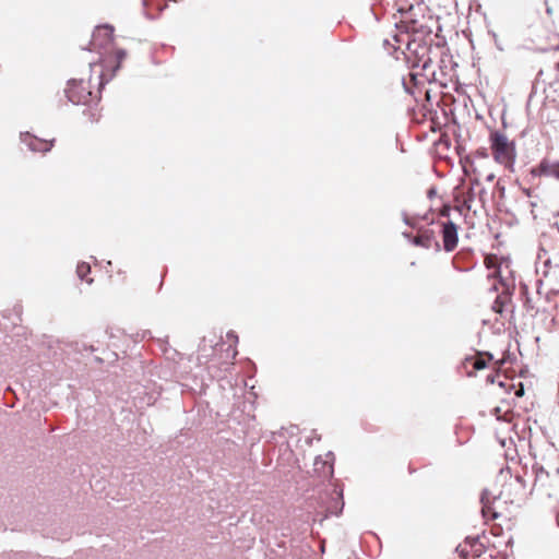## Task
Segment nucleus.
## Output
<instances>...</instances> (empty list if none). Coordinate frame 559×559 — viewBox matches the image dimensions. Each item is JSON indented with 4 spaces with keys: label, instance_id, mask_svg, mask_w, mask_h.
Returning <instances> with one entry per match:
<instances>
[{
    "label": "nucleus",
    "instance_id": "nucleus-7",
    "mask_svg": "<svg viewBox=\"0 0 559 559\" xmlns=\"http://www.w3.org/2000/svg\"><path fill=\"white\" fill-rule=\"evenodd\" d=\"M126 58V51L121 49H115L103 59V67L110 69L111 76L119 70L121 62Z\"/></svg>",
    "mask_w": 559,
    "mask_h": 559
},
{
    "label": "nucleus",
    "instance_id": "nucleus-9",
    "mask_svg": "<svg viewBox=\"0 0 559 559\" xmlns=\"http://www.w3.org/2000/svg\"><path fill=\"white\" fill-rule=\"evenodd\" d=\"M532 174L537 176H550L559 180V163L549 164L544 160L537 168L532 170Z\"/></svg>",
    "mask_w": 559,
    "mask_h": 559
},
{
    "label": "nucleus",
    "instance_id": "nucleus-15",
    "mask_svg": "<svg viewBox=\"0 0 559 559\" xmlns=\"http://www.w3.org/2000/svg\"><path fill=\"white\" fill-rule=\"evenodd\" d=\"M475 156H478L480 158H488L489 154L487 152V148L485 147H481V148H478L476 152H475Z\"/></svg>",
    "mask_w": 559,
    "mask_h": 559
},
{
    "label": "nucleus",
    "instance_id": "nucleus-3",
    "mask_svg": "<svg viewBox=\"0 0 559 559\" xmlns=\"http://www.w3.org/2000/svg\"><path fill=\"white\" fill-rule=\"evenodd\" d=\"M451 210L452 207L450 204H443L438 210V217L445 218L444 221H438L442 239L441 249H443L445 252L454 251L459 245V226L449 218Z\"/></svg>",
    "mask_w": 559,
    "mask_h": 559
},
{
    "label": "nucleus",
    "instance_id": "nucleus-6",
    "mask_svg": "<svg viewBox=\"0 0 559 559\" xmlns=\"http://www.w3.org/2000/svg\"><path fill=\"white\" fill-rule=\"evenodd\" d=\"M491 359L492 355L489 353H478L473 357H467L464 361L467 376L472 377L475 371L486 368L488 361Z\"/></svg>",
    "mask_w": 559,
    "mask_h": 559
},
{
    "label": "nucleus",
    "instance_id": "nucleus-10",
    "mask_svg": "<svg viewBox=\"0 0 559 559\" xmlns=\"http://www.w3.org/2000/svg\"><path fill=\"white\" fill-rule=\"evenodd\" d=\"M484 263L490 271L488 277H500V259L496 254H487L484 259Z\"/></svg>",
    "mask_w": 559,
    "mask_h": 559
},
{
    "label": "nucleus",
    "instance_id": "nucleus-12",
    "mask_svg": "<svg viewBox=\"0 0 559 559\" xmlns=\"http://www.w3.org/2000/svg\"><path fill=\"white\" fill-rule=\"evenodd\" d=\"M546 98L559 107V82H552L546 90Z\"/></svg>",
    "mask_w": 559,
    "mask_h": 559
},
{
    "label": "nucleus",
    "instance_id": "nucleus-20",
    "mask_svg": "<svg viewBox=\"0 0 559 559\" xmlns=\"http://www.w3.org/2000/svg\"><path fill=\"white\" fill-rule=\"evenodd\" d=\"M558 216H559V211H558Z\"/></svg>",
    "mask_w": 559,
    "mask_h": 559
},
{
    "label": "nucleus",
    "instance_id": "nucleus-13",
    "mask_svg": "<svg viewBox=\"0 0 559 559\" xmlns=\"http://www.w3.org/2000/svg\"><path fill=\"white\" fill-rule=\"evenodd\" d=\"M481 502H483V508H481L483 516L486 520H495V519H497L498 518V513L493 510V508L489 503V500L485 496H483Z\"/></svg>",
    "mask_w": 559,
    "mask_h": 559
},
{
    "label": "nucleus",
    "instance_id": "nucleus-2",
    "mask_svg": "<svg viewBox=\"0 0 559 559\" xmlns=\"http://www.w3.org/2000/svg\"><path fill=\"white\" fill-rule=\"evenodd\" d=\"M491 155L496 163L512 170L516 157L515 144L504 133L493 130L489 134Z\"/></svg>",
    "mask_w": 559,
    "mask_h": 559
},
{
    "label": "nucleus",
    "instance_id": "nucleus-14",
    "mask_svg": "<svg viewBox=\"0 0 559 559\" xmlns=\"http://www.w3.org/2000/svg\"><path fill=\"white\" fill-rule=\"evenodd\" d=\"M91 273V266L86 262L79 263L76 266V274L82 281H86L87 283H92L93 280L88 278L87 275Z\"/></svg>",
    "mask_w": 559,
    "mask_h": 559
},
{
    "label": "nucleus",
    "instance_id": "nucleus-16",
    "mask_svg": "<svg viewBox=\"0 0 559 559\" xmlns=\"http://www.w3.org/2000/svg\"><path fill=\"white\" fill-rule=\"evenodd\" d=\"M500 376L498 373H495V374H489L487 377V382L488 383H495L496 382V379L499 378Z\"/></svg>",
    "mask_w": 559,
    "mask_h": 559
},
{
    "label": "nucleus",
    "instance_id": "nucleus-5",
    "mask_svg": "<svg viewBox=\"0 0 559 559\" xmlns=\"http://www.w3.org/2000/svg\"><path fill=\"white\" fill-rule=\"evenodd\" d=\"M413 242L416 246L423 247L425 249L433 248L436 251L441 250V245L436 239L435 231L429 228L418 229L416 236L413 239Z\"/></svg>",
    "mask_w": 559,
    "mask_h": 559
},
{
    "label": "nucleus",
    "instance_id": "nucleus-11",
    "mask_svg": "<svg viewBox=\"0 0 559 559\" xmlns=\"http://www.w3.org/2000/svg\"><path fill=\"white\" fill-rule=\"evenodd\" d=\"M510 304L511 295L509 293H502L496 297L491 308L496 313L502 314Z\"/></svg>",
    "mask_w": 559,
    "mask_h": 559
},
{
    "label": "nucleus",
    "instance_id": "nucleus-19",
    "mask_svg": "<svg viewBox=\"0 0 559 559\" xmlns=\"http://www.w3.org/2000/svg\"><path fill=\"white\" fill-rule=\"evenodd\" d=\"M464 204L469 209V205H467V200L464 201Z\"/></svg>",
    "mask_w": 559,
    "mask_h": 559
},
{
    "label": "nucleus",
    "instance_id": "nucleus-17",
    "mask_svg": "<svg viewBox=\"0 0 559 559\" xmlns=\"http://www.w3.org/2000/svg\"><path fill=\"white\" fill-rule=\"evenodd\" d=\"M515 395L519 396V397L524 395V388H523L522 383H520L519 389L515 391Z\"/></svg>",
    "mask_w": 559,
    "mask_h": 559
},
{
    "label": "nucleus",
    "instance_id": "nucleus-8",
    "mask_svg": "<svg viewBox=\"0 0 559 559\" xmlns=\"http://www.w3.org/2000/svg\"><path fill=\"white\" fill-rule=\"evenodd\" d=\"M23 141L28 145V147L34 152H48L53 145V141L40 140L38 138L26 134Z\"/></svg>",
    "mask_w": 559,
    "mask_h": 559
},
{
    "label": "nucleus",
    "instance_id": "nucleus-4",
    "mask_svg": "<svg viewBox=\"0 0 559 559\" xmlns=\"http://www.w3.org/2000/svg\"><path fill=\"white\" fill-rule=\"evenodd\" d=\"M114 40V27L111 25H99L95 28L91 39V50H105L110 48Z\"/></svg>",
    "mask_w": 559,
    "mask_h": 559
},
{
    "label": "nucleus",
    "instance_id": "nucleus-1",
    "mask_svg": "<svg viewBox=\"0 0 559 559\" xmlns=\"http://www.w3.org/2000/svg\"><path fill=\"white\" fill-rule=\"evenodd\" d=\"M99 66L90 64V73L79 79H71L66 88L68 99L76 105H87L100 98V90L104 85V73L98 70L93 76V72Z\"/></svg>",
    "mask_w": 559,
    "mask_h": 559
},
{
    "label": "nucleus",
    "instance_id": "nucleus-18",
    "mask_svg": "<svg viewBox=\"0 0 559 559\" xmlns=\"http://www.w3.org/2000/svg\"><path fill=\"white\" fill-rule=\"evenodd\" d=\"M429 67V60L425 61L423 64V69L426 70Z\"/></svg>",
    "mask_w": 559,
    "mask_h": 559
}]
</instances>
